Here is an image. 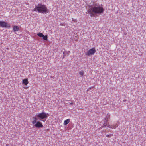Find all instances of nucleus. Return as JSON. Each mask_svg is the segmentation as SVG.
<instances>
[{
  "instance_id": "nucleus-5",
  "label": "nucleus",
  "mask_w": 146,
  "mask_h": 146,
  "mask_svg": "<svg viewBox=\"0 0 146 146\" xmlns=\"http://www.w3.org/2000/svg\"><path fill=\"white\" fill-rule=\"evenodd\" d=\"M96 50L95 47L92 48L90 49L86 53V54L87 56L90 55H92L94 54L96 52Z\"/></svg>"
},
{
  "instance_id": "nucleus-12",
  "label": "nucleus",
  "mask_w": 146,
  "mask_h": 146,
  "mask_svg": "<svg viewBox=\"0 0 146 146\" xmlns=\"http://www.w3.org/2000/svg\"><path fill=\"white\" fill-rule=\"evenodd\" d=\"M43 39L44 40H48V36L47 35L44 36L43 35V36L42 37Z\"/></svg>"
},
{
  "instance_id": "nucleus-20",
  "label": "nucleus",
  "mask_w": 146,
  "mask_h": 146,
  "mask_svg": "<svg viewBox=\"0 0 146 146\" xmlns=\"http://www.w3.org/2000/svg\"><path fill=\"white\" fill-rule=\"evenodd\" d=\"M89 88L87 90V91H88L89 90Z\"/></svg>"
},
{
  "instance_id": "nucleus-8",
  "label": "nucleus",
  "mask_w": 146,
  "mask_h": 146,
  "mask_svg": "<svg viewBox=\"0 0 146 146\" xmlns=\"http://www.w3.org/2000/svg\"><path fill=\"white\" fill-rule=\"evenodd\" d=\"M32 119L33 120H32V123L34 125L35 124L37 120H38V119L36 115V117H32Z\"/></svg>"
},
{
  "instance_id": "nucleus-16",
  "label": "nucleus",
  "mask_w": 146,
  "mask_h": 146,
  "mask_svg": "<svg viewBox=\"0 0 146 146\" xmlns=\"http://www.w3.org/2000/svg\"><path fill=\"white\" fill-rule=\"evenodd\" d=\"M115 126L113 127L114 128H116L118 126V125L117 123L115 125Z\"/></svg>"
},
{
  "instance_id": "nucleus-7",
  "label": "nucleus",
  "mask_w": 146,
  "mask_h": 146,
  "mask_svg": "<svg viewBox=\"0 0 146 146\" xmlns=\"http://www.w3.org/2000/svg\"><path fill=\"white\" fill-rule=\"evenodd\" d=\"M34 125L35 127L37 128H41L43 127L42 123L39 121H37Z\"/></svg>"
},
{
  "instance_id": "nucleus-4",
  "label": "nucleus",
  "mask_w": 146,
  "mask_h": 146,
  "mask_svg": "<svg viewBox=\"0 0 146 146\" xmlns=\"http://www.w3.org/2000/svg\"><path fill=\"white\" fill-rule=\"evenodd\" d=\"M107 115L108 116V118L105 119L104 123L102 124V126L100 127V129H102L103 127H106V126L108 127V126L109 125L108 119H110V115L109 114H107Z\"/></svg>"
},
{
  "instance_id": "nucleus-3",
  "label": "nucleus",
  "mask_w": 146,
  "mask_h": 146,
  "mask_svg": "<svg viewBox=\"0 0 146 146\" xmlns=\"http://www.w3.org/2000/svg\"><path fill=\"white\" fill-rule=\"evenodd\" d=\"M49 116V115L48 113H46L44 112H42L40 113H38L36 114V116L38 119V120L39 121L42 119V121L44 122L45 121V120H44V119H46Z\"/></svg>"
},
{
  "instance_id": "nucleus-15",
  "label": "nucleus",
  "mask_w": 146,
  "mask_h": 146,
  "mask_svg": "<svg viewBox=\"0 0 146 146\" xmlns=\"http://www.w3.org/2000/svg\"><path fill=\"white\" fill-rule=\"evenodd\" d=\"M115 126V125H109V126H108V127H109L110 128H112L113 129H114V128L113 127H114Z\"/></svg>"
},
{
  "instance_id": "nucleus-17",
  "label": "nucleus",
  "mask_w": 146,
  "mask_h": 146,
  "mask_svg": "<svg viewBox=\"0 0 146 146\" xmlns=\"http://www.w3.org/2000/svg\"><path fill=\"white\" fill-rule=\"evenodd\" d=\"M111 135H107L106 136V137H111Z\"/></svg>"
},
{
  "instance_id": "nucleus-11",
  "label": "nucleus",
  "mask_w": 146,
  "mask_h": 146,
  "mask_svg": "<svg viewBox=\"0 0 146 146\" xmlns=\"http://www.w3.org/2000/svg\"><path fill=\"white\" fill-rule=\"evenodd\" d=\"M13 30L15 32L19 30V27L17 26H14L13 27Z\"/></svg>"
},
{
  "instance_id": "nucleus-9",
  "label": "nucleus",
  "mask_w": 146,
  "mask_h": 146,
  "mask_svg": "<svg viewBox=\"0 0 146 146\" xmlns=\"http://www.w3.org/2000/svg\"><path fill=\"white\" fill-rule=\"evenodd\" d=\"M29 83L27 78H25L22 80V84L25 85H27Z\"/></svg>"
},
{
  "instance_id": "nucleus-2",
  "label": "nucleus",
  "mask_w": 146,
  "mask_h": 146,
  "mask_svg": "<svg viewBox=\"0 0 146 146\" xmlns=\"http://www.w3.org/2000/svg\"><path fill=\"white\" fill-rule=\"evenodd\" d=\"M33 12L38 11L40 13L46 14L48 12V10L46 6L42 4H38L37 7L32 10Z\"/></svg>"
},
{
  "instance_id": "nucleus-18",
  "label": "nucleus",
  "mask_w": 146,
  "mask_h": 146,
  "mask_svg": "<svg viewBox=\"0 0 146 146\" xmlns=\"http://www.w3.org/2000/svg\"><path fill=\"white\" fill-rule=\"evenodd\" d=\"M71 105H73V103H72V102H71V103H70V104Z\"/></svg>"
},
{
  "instance_id": "nucleus-6",
  "label": "nucleus",
  "mask_w": 146,
  "mask_h": 146,
  "mask_svg": "<svg viewBox=\"0 0 146 146\" xmlns=\"http://www.w3.org/2000/svg\"><path fill=\"white\" fill-rule=\"evenodd\" d=\"M0 27H2L8 28L10 27V25L5 21H0Z\"/></svg>"
},
{
  "instance_id": "nucleus-1",
  "label": "nucleus",
  "mask_w": 146,
  "mask_h": 146,
  "mask_svg": "<svg viewBox=\"0 0 146 146\" xmlns=\"http://www.w3.org/2000/svg\"><path fill=\"white\" fill-rule=\"evenodd\" d=\"M104 9L100 6L92 7L88 10V12L91 17H94L95 14H100L103 12Z\"/></svg>"
},
{
  "instance_id": "nucleus-14",
  "label": "nucleus",
  "mask_w": 146,
  "mask_h": 146,
  "mask_svg": "<svg viewBox=\"0 0 146 146\" xmlns=\"http://www.w3.org/2000/svg\"><path fill=\"white\" fill-rule=\"evenodd\" d=\"M79 74L81 76H82L84 75V72L83 71H80L79 72Z\"/></svg>"
},
{
  "instance_id": "nucleus-10",
  "label": "nucleus",
  "mask_w": 146,
  "mask_h": 146,
  "mask_svg": "<svg viewBox=\"0 0 146 146\" xmlns=\"http://www.w3.org/2000/svg\"><path fill=\"white\" fill-rule=\"evenodd\" d=\"M70 119H67L66 120H65L63 123V124L64 125H66L68 124L69 122H70Z\"/></svg>"
},
{
  "instance_id": "nucleus-13",
  "label": "nucleus",
  "mask_w": 146,
  "mask_h": 146,
  "mask_svg": "<svg viewBox=\"0 0 146 146\" xmlns=\"http://www.w3.org/2000/svg\"><path fill=\"white\" fill-rule=\"evenodd\" d=\"M37 35L39 37H42L43 36V35L42 33L39 32L37 34Z\"/></svg>"
},
{
  "instance_id": "nucleus-19",
  "label": "nucleus",
  "mask_w": 146,
  "mask_h": 146,
  "mask_svg": "<svg viewBox=\"0 0 146 146\" xmlns=\"http://www.w3.org/2000/svg\"><path fill=\"white\" fill-rule=\"evenodd\" d=\"M94 87H90V88H89V90H90V89H91V88H94Z\"/></svg>"
}]
</instances>
